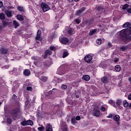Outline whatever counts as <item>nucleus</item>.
Returning <instances> with one entry per match:
<instances>
[{"instance_id": "f257e3e1", "label": "nucleus", "mask_w": 131, "mask_h": 131, "mask_svg": "<svg viewBox=\"0 0 131 131\" xmlns=\"http://www.w3.org/2000/svg\"><path fill=\"white\" fill-rule=\"evenodd\" d=\"M120 36L125 41L131 40V28L124 29L120 31Z\"/></svg>"}, {"instance_id": "f03ea898", "label": "nucleus", "mask_w": 131, "mask_h": 131, "mask_svg": "<svg viewBox=\"0 0 131 131\" xmlns=\"http://www.w3.org/2000/svg\"><path fill=\"white\" fill-rule=\"evenodd\" d=\"M11 112L12 116H15V117H17V115L21 113V108H20V105L18 104V106L17 107L13 108L11 110Z\"/></svg>"}, {"instance_id": "7ed1b4c3", "label": "nucleus", "mask_w": 131, "mask_h": 131, "mask_svg": "<svg viewBox=\"0 0 131 131\" xmlns=\"http://www.w3.org/2000/svg\"><path fill=\"white\" fill-rule=\"evenodd\" d=\"M60 128L62 131H68V126L66 122L62 121L60 124Z\"/></svg>"}, {"instance_id": "20e7f679", "label": "nucleus", "mask_w": 131, "mask_h": 131, "mask_svg": "<svg viewBox=\"0 0 131 131\" xmlns=\"http://www.w3.org/2000/svg\"><path fill=\"white\" fill-rule=\"evenodd\" d=\"M59 40L62 45H67L69 42V39L66 37H60Z\"/></svg>"}, {"instance_id": "39448f33", "label": "nucleus", "mask_w": 131, "mask_h": 131, "mask_svg": "<svg viewBox=\"0 0 131 131\" xmlns=\"http://www.w3.org/2000/svg\"><path fill=\"white\" fill-rule=\"evenodd\" d=\"M44 56L43 57V59H47L48 56H52L53 55V51H51L50 49L46 50L44 52Z\"/></svg>"}, {"instance_id": "423d86ee", "label": "nucleus", "mask_w": 131, "mask_h": 131, "mask_svg": "<svg viewBox=\"0 0 131 131\" xmlns=\"http://www.w3.org/2000/svg\"><path fill=\"white\" fill-rule=\"evenodd\" d=\"M41 8H42L43 12H47L50 10V7H49V5L46 3H42L41 4Z\"/></svg>"}, {"instance_id": "0eeeda50", "label": "nucleus", "mask_w": 131, "mask_h": 131, "mask_svg": "<svg viewBox=\"0 0 131 131\" xmlns=\"http://www.w3.org/2000/svg\"><path fill=\"white\" fill-rule=\"evenodd\" d=\"M92 114L94 115V116H95L96 117H99V116H100V110H99L98 108L95 107L93 109Z\"/></svg>"}, {"instance_id": "6e6552de", "label": "nucleus", "mask_w": 131, "mask_h": 131, "mask_svg": "<svg viewBox=\"0 0 131 131\" xmlns=\"http://www.w3.org/2000/svg\"><path fill=\"white\" fill-rule=\"evenodd\" d=\"M86 9V8L85 7H82L78 10H77L76 15H77V16H79V17H81V14H82V13H83V12H84V11H85Z\"/></svg>"}, {"instance_id": "1a4fd4ad", "label": "nucleus", "mask_w": 131, "mask_h": 131, "mask_svg": "<svg viewBox=\"0 0 131 131\" xmlns=\"http://www.w3.org/2000/svg\"><path fill=\"white\" fill-rule=\"evenodd\" d=\"M92 60H93V56L90 54L86 55L84 57V60L86 63H90Z\"/></svg>"}, {"instance_id": "9d476101", "label": "nucleus", "mask_w": 131, "mask_h": 131, "mask_svg": "<svg viewBox=\"0 0 131 131\" xmlns=\"http://www.w3.org/2000/svg\"><path fill=\"white\" fill-rule=\"evenodd\" d=\"M41 34V31H40V30H38L37 35L36 37V40H39V41H40V42H42V40H43V39H42V38H40Z\"/></svg>"}, {"instance_id": "9b49d317", "label": "nucleus", "mask_w": 131, "mask_h": 131, "mask_svg": "<svg viewBox=\"0 0 131 131\" xmlns=\"http://www.w3.org/2000/svg\"><path fill=\"white\" fill-rule=\"evenodd\" d=\"M38 77L41 81H42V82H46L48 81V77L41 76L39 74V73H38Z\"/></svg>"}, {"instance_id": "f8f14e48", "label": "nucleus", "mask_w": 131, "mask_h": 131, "mask_svg": "<svg viewBox=\"0 0 131 131\" xmlns=\"http://www.w3.org/2000/svg\"><path fill=\"white\" fill-rule=\"evenodd\" d=\"M97 10L98 12H101L102 13L106 12V9L104 8V6L101 5L97 6Z\"/></svg>"}, {"instance_id": "ddd939ff", "label": "nucleus", "mask_w": 131, "mask_h": 131, "mask_svg": "<svg viewBox=\"0 0 131 131\" xmlns=\"http://www.w3.org/2000/svg\"><path fill=\"white\" fill-rule=\"evenodd\" d=\"M12 101L15 103V104H18L19 105V101L17 99V95L15 94H13L12 96Z\"/></svg>"}, {"instance_id": "4468645a", "label": "nucleus", "mask_w": 131, "mask_h": 131, "mask_svg": "<svg viewBox=\"0 0 131 131\" xmlns=\"http://www.w3.org/2000/svg\"><path fill=\"white\" fill-rule=\"evenodd\" d=\"M43 67L45 69L49 68L52 65V61H45L43 62Z\"/></svg>"}, {"instance_id": "2eb2a0df", "label": "nucleus", "mask_w": 131, "mask_h": 131, "mask_svg": "<svg viewBox=\"0 0 131 131\" xmlns=\"http://www.w3.org/2000/svg\"><path fill=\"white\" fill-rule=\"evenodd\" d=\"M23 74L25 75V76H29V75L31 74V72L29 69H25L24 71Z\"/></svg>"}, {"instance_id": "dca6fc26", "label": "nucleus", "mask_w": 131, "mask_h": 131, "mask_svg": "<svg viewBox=\"0 0 131 131\" xmlns=\"http://www.w3.org/2000/svg\"><path fill=\"white\" fill-rule=\"evenodd\" d=\"M121 105H122V100L119 99H117L116 102V108H117V107H120Z\"/></svg>"}, {"instance_id": "f3484780", "label": "nucleus", "mask_w": 131, "mask_h": 131, "mask_svg": "<svg viewBox=\"0 0 131 131\" xmlns=\"http://www.w3.org/2000/svg\"><path fill=\"white\" fill-rule=\"evenodd\" d=\"M108 104L111 105V106H113V107H114L115 108H116V103L115 101H114V100L112 99H110L108 100Z\"/></svg>"}, {"instance_id": "a211bd4d", "label": "nucleus", "mask_w": 131, "mask_h": 131, "mask_svg": "<svg viewBox=\"0 0 131 131\" xmlns=\"http://www.w3.org/2000/svg\"><path fill=\"white\" fill-rule=\"evenodd\" d=\"M0 52L1 53L3 54V55H6L7 54H8V49H6V48H1L0 50Z\"/></svg>"}, {"instance_id": "6ab92c4d", "label": "nucleus", "mask_w": 131, "mask_h": 131, "mask_svg": "<svg viewBox=\"0 0 131 131\" xmlns=\"http://www.w3.org/2000/svg\"><path fill=\"white\" fill-rule=\"evenodd\" d=\"M13 24L15 29H17V28H18L19 26H20V24H19V23L17 22V20H16L13 21Z\"/></svg>"}, {"instance_id": "aec40b11", "label": "nucleus", "mask_w": 131, "mask_h": 131, "mask_svg": "<svg viewBox=\"0 0 131 131\" xmlns=\"http://www.w3.org/2000/svg\"><path fill=\"white\" fill-rule=\"evenodd\" d=\"M101 80L102 83H108V77L106 76L103 77Z\"/></svg>"}, {"instance_id": "412c9836", "label": "nucleus", "mask_w": 131, "mask_h": 131, "mask_svg": "<svg viewBox=\"0 0 131 131\" xmlns=\"http://www.w3.org/2000/svg\"><path fill=\"white\" fill-rule=\"evenodd\" d=\"M83 80L89 81L91 79V77L89 75H85L82 77Z\"/></svg>"}, {"instance_id": "4be33fe9", "label": "nucleus", "mask_w": 131, "mask_h": 131, "mask_svg": "<svg viewBox=\"0 0 131 131\" xmlns=\"http://www.w3.org/2000/svg\"><path fill=\"white\" fill-rule=\"evenodd\" d=\"M17 10L19 12H20V13H24V12H25V9H24L23 6H18L17 7Z\"/></svg>"}, {"instance_id": "5701e85b", "label": "nucleus", "mask_w": 131, "mask_h": 131, "mask_svg": "<svg viewBox=\"0 0 131 131\" xmlns=\"http://www.w3.org/2000/svg\"><path fill=\"white\" fill-rule=\"evenodd\" d=\"M2 23L4 27H6V26H10V25H11V23L6 20H2Z\"/></svg>"}, {"instance_id": "b1692460", "label": "nucleus", "mask_w": 131, "mask_h": 131, "mask_svg": "<svg viewBox=\"0 0 131 131\" xmlns=\"http://www.w3.org/2000/svg\"><path fill=\"white\" fill-rule=\"evenodd\" d=\"M17 19L19 21H24V18H23V16L21 14H18L17 16Z\"/></svg>"}, {"instance_id": "393cba45", "label": "nucleus", "mask_w": 131, "mask_h": 131, "mask_svg": "<svg viewBox=\"0 0 131 131\" xmlns=\"http://www.w3.org/2000/svg\"><path fill=\"white\" fill-rule=\"evenodd\" d=\"M53 130V127L50 124H48L46 127V131H52Z\"/></svg>"}, {"instance_id": "a878e982", "label": "nucleus", "mask_w": 131, "mask_h": 131, "mask_svg": "<svg viewBox=\"0 0 131 131\" xmlns=\"http://www.w3.org/2000/svg\"><path fill=\"white\" fill-rule=\"evenodd\" d=\"M130 26H131L130 23L127 22L123 25L122 27L123 28H127L129 27Z\"/></svg>"}, {"instance_id": "bb28decb", "label": "nucleus", "mask_w": 131, "mask_h": 131, "mask_svg": "<svg viewBox=\"0 0 131 131\" xmlns=\"http://www.w3.org/2000/svg\"><path fill=\"white\" fill-rule=\"evenodd\" d=\"M49 50L50 51H53V52H55L57 50V47L54 46V45H51L50 48H49Z\"/></svg>"}, {"instance_id": "cd10ccee", "label": "nucleus", "mask_w": 131, "mask_h": 131, "mask_svg": "<svg viewBox=\"0 0 131 131\" xmlns=\"http://www.w3.org/2000/svg\"><path fill=\"white\" fill-rule=\"evenodd\" d=\"M54 94H55V92L52 90H50L46 94V96L48 97H51V96H53Z\"/></svg>"}, {"instance_id": "c85d7f7f", "label": "nucleus", "mask_w": 131, "mask_h": 131, "mask_svg": "<svg viewBox=\"0 0 131 131\" xmlns=\"http://www.w3.org/2000/svg\"><path fill=\"white\" fill-rule=\"evenodd\" d=\"M114 120L115 121H119L120 120V117L118 115H116L115 116L113 117Z\"/></svg>"}, {"instance_id": "c756f323", "label": "nucleus", "mask_w": 131, "mask_h": 131, "mask_svg": "<svg viewBox=\"0 0 131 131\" xmlns=\"http://www.w3.org/2000/svg\"><path fill=\"white\" fill-rule=\"evenodd\" d=\"M68 56H69V52L68 51H66L63 52L62 58H65Z\"/></svg>"}, {"instance_id": "7c9ffc66", "label": "nucleus", "mask_w": 131, "mask_h": 131, "mask_svg": "<svg viewBox=\"0 0 131 131\" xmlns=\"http://www.w3.org/2000/svg\"><path fill=\"white\" fill-rule=\"evenodd\" d=\"M115 69L116 71V72H119L121 69V67H120V66L119 65H117L115 67Z\"/></svg>"}, {"instance_id": "2f4dec72", "label": "nucleus", "mask_w": 131, "mask_h": 131, "mask_svg": "<svg viewBox=\"0 0 131 131\" xmlns=\"http://www.w3.org/2000/svg\"><path fill=\"white\" fill-rule=\"evenodd\" d=\"M27 122V125H33V122L31 120H28L26 121Z\"/></svg>"}, {"instance_id": "473e14b6", "label": "nucleus", "mask_w": 131, "mask_h": 131, "mask_svg": "<svg viewBox=\"0 0 131 131\" xmlns=\"http://www.w3.org/2000/svg\"><path fill=\"white\" fill-rule=\"evenodd\" d=\"M36 117H37L38 119L42 118V114L41 113L38 112L36 114Z\"/></svg>"}, {"instance_id": "72a5a7b5", "label": "nucleus", "mask_w": 131, "mask_h": 131, "mask_svg": "<svg viewBox=\"0 0 131 131\" xmlns=\"http://www.w3.org/2000/svg\"><path fill=\"white\" fill-rule=\"evenodd\" d=\"M123 106L125 108H126L127 107H128V102H127V101L126 100H124L123 101Z\"/></svg>"}, {"instance_id": "f704fd0d", "label": "nucleus", "mask_w": 131, "mask_h": 131, "mask_svg": "<svg viewBox=\"0 0 131 131\" xmlns=\"http://www.w3.org/2000/svg\"><path fill=\"white\" fill-rule=\"evenodd\" d=\"M68 33L69 34H73V29L70 28V27H69V29L68 30Z\"/></svg>"}, {"instance_id": "c9c22d12", "label": "nucleus", "mask_w": 131, "mask_h": 131, "mask_svg": "<svg viewBox=\"0 0 131 131\" xmlns=\"http://www.w3.org/2000/svg\"><path fill=\"white\" fill-rule=\"evenodd\" d=\"M128 7H129V5L127 4H125L122 6V10H126L127 9H128Z\"/></svg>"}, {"instance_id": "e433bc0d", "label": "nucleus", "mask_w": 131, "mask_h": 131, "mask_svg": "<svg viewBox=\"0 0 131 131\" xmlns=\"http://www.w3.org/2000/svg\"><path fill=\"white\" fill-rule=\"evenodd\" d=\"M96 32H97V30L96 29L90 30V35H94V34H95Z\"/></svg>"}, {"instance_id": "4c0bfd02", "label": "nucleus", "mask_w": 131, "mask_h": 131, "mask_svg": "<svg viewBox=\"0 0 131 131\" xmlns=\"http://www.w3.org/2000/svg\"><path fill=\"white\" fill-rule=\"evenodd\" d=\"M0 19L1 20H5L6 19V16H5V14L3 13L0 14Z\"/></svg>"}, {"instance_id": "58836bf2", "label": "nucleus", "mask_w": 131, "mask_h": 131, "mask_svg": "<svg viewBox=\"0 0 131 131\" xmlns=\"http://www.w3.org/2000/svg\"><path fill=\"white\" fill-rule=\"evenodd\" d=\"M6 16L8 17H10L12 16V12L10 11H8L6 12Z\"/></svg>"}, {"instance_id": "ea45409f", "label": "nucleus", "mask_w": 131, "mask_h": 131, "mask_svg": "<svg viewBox=\"0 0 131 131\" xmlns=\"http://www.w3.org/2000/svg\"><path fill=\"white\" fill-rule=\"evenodd\" d=\"M21 124L23 126H26V125H27L26 121H23L21 122Z\"/></svg>"}, {"instance_id": "a19ab883", "label": "nucleus", "mask_w": 131, "mask_h": 131, "mask_svg": "<svg viewBox=\"0 0 131 131\" xmlns=\"http://www.w3.org/2000/svg\"><path fill=\"white\" fill-rule=\"evenodd\" d=\"M96 43H97V45H101V43H102V39H98L96 40Z\"/></svg>"}, {"instance_id": "79ce46f5", "label": "nucleus", "mask_w": 131, "mask_h": 131, "mask_svg": "<svg viewBox=\"0 0 131 131\" xmlns=\"http://www.w3.org/2000/svg\"><path fill=\"white\" fill-rule=\"evenodd\" d=\"M32 60H34V61H37L38 60V57L37 56H32L31 57Z\"/></svg>"}, {"instance_id": "37998d69", "label": "nucleus", "mask_w": 131, "mask_h": 131, "mask_svg": "<svg viewBox=\"0 0 131 131\" xmlns=\"http://www.w3.org/2000/svg\"><path fill=\"white\" fill-rule=\"evenodd\" d=\"M7 123H9V124H11L12 123V119L10 118H7Z\"/></svg>"}, {"instance_id": "c03bdc74", "label": "nucleus", "mask_w": 131, "mask_h": 131, "mask_svg": "<svg viewBox=\"0 0 131 131\" xmlns=\"http://www.w3.org/2000/svg\"><path fill=\"white\" fill-rule=\"evenodd\" d=\"M27 90L29 91V92H32L33 89L32 88V87L31 86H28L27 88Z\"/></svg>"}, {"instance_id": "a18cd8bd", "label": "nucleus", "mask_w": 131, "mask_h": 131, "mask_svg": "<svg viewBox=\"0 0 131 131\" xmlns=\"http://www.w3.org/2000/svg\"><path fill=\"white\" fill-rule=\"evenodd\" d=\"M71 122L72 123H73V124H75V123H76V119L74 118H72Z\"/></svg>"}, {"instance_id": "49530a36", "label": "nucleus", "mask_w": 131, "mask_h": 131, "mask_svg": "<svg viewBox=\"0 0 131 131\" xmlns=\"http://www.w3.org/2000/svg\"><path fill=\"white\" fill-rule=\"evenodd\" d=\"M45 129V127L44 126H41L40 127H38V130L40 131H43Z\"/></svg>"}, {"instance_id": "de8ad7c7", "label": "nucleus", "mask_w": 131, "mask_h": 131, "mask_svg": "<svg viewBox=\"0 0 131 131\" xmlns=\"http://www.w3.org/2000/svg\"><path fill=\"white\" fill-rule=\"evenodd\" d=\"M74 21L77 24H79V23H80V20L79 19L76 18Z\"/></svg>"}, {"instance_id": "09e8293b", "label": "nucleus", "mask_w": 131, "mask_h": 131, "mask_svg": "<svg viewBox=\"0 0 131 131\" xmlns=\"http://www.w3.org/2000/svg\"><path fill=\"white\" fill-rule=\"evenodd\" d=\"M61 88L62 89V90H66V89H67V85H64V84H62L61 85Z\"/></svg>"}, {"instance_id": "8fccbe9b", "label": "nucleus", "mask_w": 131, "mask_h": 131, "mask_svg": "<svg viewBox=\"0 0 131 131\" xmlns=\"http://www.w3.org/2000/svg\"><path fill=\"white\" fill-rule=\"evenodd\" d=\"M126 12H127L128 14H131V8H127V9H126Z\"/></svg>"}, {"instance_id": "3c124183", "label": "nucleus", "mask_w": 131, "mask_h": 131, "mask_svg": "<svg viewBox=\"0 0 131 131\" xmlns=\"http://www.w3.org/2000/svg\"><path fill=\"white\" fill-rule=\"evenodd\" d=\"M112 117H113V115L110 114L109 115L106 117V118H112Z\"/></svg>"}, {"instance_id": "603ef678", "label": "nucleus", "mask_w": 131, "mask_h": 131, "mask_svg": "<svg viewBox=\"0 0 131 131\" xmlns=\"http://www.w3.org/2000/svg\"><path fill=\"white\" fill-rule=\"evenodd\" d=\"M34 64L37 67H38V62L37 61V60L34 61Z\"/></svg>"}, {"instance_id": "864d4df0", "label": "nucleus", "mask_w": 131, "mask_h": 131, "mask_svg": "<svg viewBox=\"0 0 131 131\" xmlns=\"http://www.w3.org/2000/svg\"><path fill=\"white\" fill-rule=\"evenodd\" d=\"M101 111H102V112L106 111V108L105 107V106L101 107Z\"/></svg>"}, {"instance_id": "5fc2aeb1", "label": "nucleus", "mask_w": 131, "mask_h": 131, "mask_svg": "<svg viewBox=\"0 0 131 131\" xmlns=\"http://www.w3.org/2000/svg\"><path fill=\"white\" fill-rule=\"evenodd\" d=\"M118 61H119V58H115L114 60V62L115 63H117L118 62Z\"/></svg>"}, {"instance_id": "6e6d98bb", "label": "nucleus", "mask_w": 131, "mask_h": 131, "mask_svg": "<svg viewBox=\"0 0 131 131\" xmlns=\"http://www.w3.org/2000/svg\"><path fill=\"white\" fill-rule=\"evenodd\" d=\"M122 85V82H121V81H120V82L118 83V86H119V88H121Z\"/></svg>"}, {"instance_id": "4d7b16f0", "label": "nucleus", "mask_w": 131, "mask_h": 131, "mask_svg": "<svg viewBox=\"0 0 131 131\" xmlns=\"http://www.w3.org/2000/svg\"><path fill=\"white\" fill-rule=\"evenodd\" d=\"M121 50H122V51H126V48L125 47H121Z\"/></svg>"}, {"instance_id": "13d9d810", "label": "nucleus", "mask_w": 131, "mask_h": 131, "mask_svg": "<svg viewBox=\"0 0 131 131\" xmlns=\"http://www.w3.org/2000/svg\"><path fill=\"white\" fill-rule=\"evenodd\" d=\"M42 42H41V43H42V45H45V43H46V39L45 38H42Z\"/></svg>"}, {"instance_id": "bf43d9fd", "label": "nucleus", "mask_w": 131, "mask_h": 131, "mask_svg": "<svg viewBox=\"0 0 131 131\" xmlns=\"http://www.w3.org/2000/svg\"><path fill=\"white\" fill-rule=\"evenodd\" d=\"M75 96L77 99H78V98H79V95L78 94V93H75Z\"/></svg>"}, {"instance_id": "052dcab7", "label": "nucleus", "mask_w": 131, "mask_h": 131, "mask_svg": "<svg viewBox=\"0 0 131 131\" xmlns=\"http://www.w3.org/2000/svg\"><path fill=\"white\" fill-rule=\"evenodd\" d=\"M76 120H80V116H77L76 117Z\"/></svg>"}, {"instance_id": "680f3d73", "label": "nucleus", "mask_w": 131, "mask_h": 131, "mask_svg": "<svg viewBox=\"0 0 131 131\" xmlns=\"http://www.w3.org/2000/svg\"><path fill=\"white\" fill-rule=\"evenodd\" d=\"M108 47H109L110 48H111L112 47V44L111 43V42L108 43Z\"/></svg>"}, {"instance_id": "e2e57ef3", "label": "nucleus", "mask_w": 131, "mask_h": 131, "mask_svg": "<svg viewBox=\"0 0 131 131\" xmlns=\"http://www.w3.org/2000/svg\"><path fill=\"white\" fill-rule=\"evenodd\" d=\"M128 100H131V95L129 94L128 96Z\"/></svg>"}, {"instance_id": "0e129e2a", "label": "nucleus", "mask_w": 131, "mask_h": 131, "mask_svg": "<svg viewBox=\"0 0 131 131\" xmlns=\"http://www.w3.org/2000/svg\"><path fill=\"white\" fill-rule=\"evenodd\" d=\"M3 7V2H0V9Z\"/></svg>"}, {"instance_id": "69168bd1", "label": "nucleus", "mask_w": 131, "mask_h": 131, "mask_svg": "<svg viewBox=\"0 0 131 131\" xmlns=\"http://www.w3.org/2000/svg\"><path fill=\"white\" fill-rule=\"evenodd\" d=\"M8 9H14V7H13V6H8Z\"/></svg>"}, {"instance_id": "338daca9", "label": "nucleus", "mask_w": 131, "mask_h": 131, "mask_svg": "<svg viewBox=\"0 0 131 131\" xmlns=\"http://www.w3.org/2000/svg\"><path fill=\"white\" fill-rule=\"evenodd\" d=\"M129 109H131V103L128 105Z\"/></svg>"}, {"instance_id": "774afa93", "label": "nucleus", "mask_w": 131, "mask_h": 131, "mask_svg": "<svg viewBox=\"0 0 131 131\" xmlns=\"http://www.w3.org/2000/svg\"><path fill=\"white\" fill-rule=\"evenodd\" d=\"M68 2H69V3H72V2H73V0H68Z\"/></svg>"}]
</instances>
